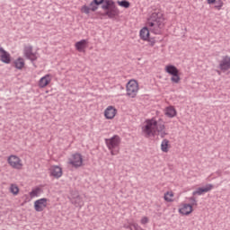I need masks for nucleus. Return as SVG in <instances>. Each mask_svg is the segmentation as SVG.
Instances as JSON below:
<instances>
[{
    "mask_svg": "<svg viewBox=\"0 0 230 230\" xmlns=\"http://www.w3.org/2000/svg\"><path fill=\"white\" fill-rule=\"evenodd\" d=\"M146 26L148 27H144L140 31V38L142 40H148V39H150V31L151 33H155V35H161V33H163L164 16L162 13H153L147 20Z\"/></svg>",
    "mask_w": 230,
    "mask_h": 230,
    "instance_id": "obj_1",
    "label": "nucleus"
},
{
    "mask_svg": "<svg viewBox=\"0 0 230 230\" xmlns=\"http://www.w3.org/2000/svg\"><path fill=\"white\" fill-rule=\"evenodd\" d=\"M165 126L163 120H155V119H147L146 126L143 128V133L146 137H154L158 133L160 137L168 136V133L164 130Z\"/></svg>",
    "mask_w": 230,
    "mask_h": 230,
    "instance_id": "obj_2",
    "label": "nucleus"
},
{
    "mask_svg": "<svg viewBox=\"0 0 230 230\" xmlns=\"http://www.w3.org/2000/svg\"><path fill=\"white\" fill-rule=\"evenodd\" d=\"M95 4H102V10H104V15H107L109 19H116L119 15V9L116 6V3L112 0H93Z\"/></svg>",
    "mask_w": 230,
    "mask_h": 230,
    "instance_id": "obj_3",
    "label": "nucleus"
},
{
    "mask_svg": "<svg viewBox=\"0 0 230 230\" xmlns=\"http://www.w3.org/2000/svg\"><path fill=\"white\" fill-rule=\"evenodd\" d=\"M105 143L111 150V155H118L119 154V144L121 143V138L118 135L113 136L111 138H106Z\"/></svg>",
    "mask_w": 230,
    "mask_h": 230,
    "instance_id": "obj_4",
    "label": "nucleus"
},
{
    "mask_svg": "<svg viewBox=\"0 0 230 230\" xmlns=\"http://www.w3.org/2000/svg\"><path fill=\"white\" fill-rule=\"evenodd\" d=\"M127 94L131 98H136L137 91H139V86L136 80H131L127 84Z\"/></svg>",
    "mask_w": 230,
    "mask_h": 230,
    "instance_id": "obj_5",
    "label": "nucleus"
},
{
    "mask_svg": "<svg viewBox=\"0 0 230 230\" xmlns=\"http://www.w3.org/2000/svg\"><path fill=\"white\" fill-rule=\"evenodd\" d=\"M7 162L9 163L10 166L15 170H21L22 168L21 158H19L17 155H10L7 159Z\"/></svg>",
    "mask_w": 230,
    "mask_h": 230,
    "instance_id": "obj_6",
    "label": "nucleus"
},
{
    "mask_svg": "<svg viewBox=\"0 0 230 230\" xmlns=\"http://www.w3.org/2000/svg\"><path fill=\"white\" fill-rule=\"evenodd\" d=\"M84 163V158H82V155L75 153L72 155V158L69 159V164H72L74 168H80Z\"/></svg>",
    "mask_w": 230,
    "mask_h": 230,
    "instance_id": "obj_7",
    "label": "nucleus"
},
{
    "mask_svg": "<svg viewBox=\"0 0 230 230\" xmlns=\"http://www.w3.org/2000/svg\"><path fill=\"white\" fill-rule=\"evenodd\" d=\"M48 207V199L42 198L34 202V209L40 213L44 211V208Z\"/></svg>",
    "mask_w": 230,
    "mask_h": 230,
    "instance_id": "obj_8",
    "label": "nucleus"
},
{
    "mask_svg": "<svg viewBox=\"0 0 230 230\" xmlns=\"http://www.w3.org/2000/svg\"><path fill=\"white\" fill-rule=\"evenodd\" d=\"M23 51L26 58H28L31 62H35V60H37V54L33 53L32 46H25Z\"/></svg>",
    "mask_w": 230,
    "mask_h": 230,
    "instance_id": "obj_9",
    "label": "nucleus"
},
{
    "mask_svg": "<svg viewBox=\"0 0 230 230\" xmlns=\"http://www.w3.org/2000/svg\"><path fill=\"white\" fill-rule=\"evenodd\" d=\"M219 69L223 72L229 71L230 69V57L223 56L222 60L219 62Z\"/></svg>",
    "mask_w": 230,
    "mask_h": 230,
    "instance_id": "obj_10",
    "label": "nucleus"
},
{
    "mask_svg": "<svg viewBox=\"0 0 230 230\" xmlns=\"http://www.w3.org/2000/svg\"><path fill=\"white\" fill-rule=\"evenodd\" d=\"M100 5L96 3H94V1L93 0L91 3H90V7L87 6V5H84L82 8H81V12H83V13H85L86 15H89V13H91V12H96V10H98V7Z\"/></svg>",
    "mask_w": 230,
    "mask_h": 230,
    "instance_id": "obj_11",
    "label": "nucleus"
},
{
    "mask_svg": "<svg viewBox=\"0 0 230 230\" xmlns=\"http://www.w3.org/2000/svg\"><path fill=\"white\" fill-rule=\"evenodd\" d=\"M213 188V184L208 183L205 187L198 188L195 191H193L192 195H202L204 193H208V191H211Z\"/></svg>",
    "mask_w": 230,
    "mask_h": 230,
    "instance_id": "obj_12",
    "label": "nucleus"
},
{
    "mask_svg": "<svg viewBox=\"0 0 230 230\" xmlns=\"http://www.w3.org/2000/svg\"><path fill=\"white\" fill-rule=\"evenodd\" d=\"M0 60H2L4 64H10V62H12L10 53L4 50V49L0 48Z\"/></svg>",
    "mask_w": 230,
    "mask_h": 230,
    "instance_id": "obj_13",
    "label": "nucleus"
},
{
    "mask_svg": "<svg viewBox=\"0 0 230 230\" xmlns=\"http://www.w3.org/2000/svg\"><path fill=\"white\" fill-rule=\"evenodd\" d=\"M71 203L75 206V208H82L84 206V199L78 194H73L72 199H70Z\"/></svg>",
    "mask_w": 230,
    "mask_h": 230,
    "instance_id": "obj_14",
    "label": "nucleus"
},
{
    "mask_svg": "<svg viewBox=\"0 0 230 230\" xmlns=\"http://www.w3.org/2000/svg\"><path fill=\"white\" fill-rule=\"evenodd\" d=\"M116 112L117 111L113 106H109L104 111V116L106 119H114Z\"/></svg>",
    "mask_w": 230,
    "mask_h": 230,
    "instance_id": "obj_15",
    "label": "nucleus"
},
{
    "mask_svg": "<svg viewBox=\"0 0 230 230\" xmlns=\"http://www.w3.org/2000/svg\"><path fill=\"white\" fill-rule=\"evenodd\" d=\"M179 213L181 215H190V213H193V206L191 204H183L182 208L179 209Z\"/></svg>",
    "mask_w": 230,
    "mask_h": 230,
    "instance_id": "obj_16",
    "label": "nucleus"
},
{
    "mask_svg": "<svg viewBox=\"0 0 230 230\" xmlns=\"http://www.w3.org/2000/svg\"><path fill=\"white\" fill-rule=\"evenodd\" d=\"M51 175L56 179H60V177H62V168H60L58 165L53 166L51 168Z\"/></svg>",
    "mask_w": 230,
    "mask_h": 230,
    "instance_id": "obj_17",
    "label": "nucleus"
},
{
    "mask_svg": "<svg viewBox=\"0 0 230 230\" xmlns=\"http://www.w3.org/2000/svg\"><path fill=\"white\" fill-rule=\"evenodd\" d=\"M51 82V79L49 78V75H47L40 79L39 85L41 88H44L49 84Z\"/></svg>",
    "mask_w": 230,
    "mask_h": 230,
    "instance_id": "obj_18",
    "label": "nucleus"
},
{
    "mask_svg": "<svg viewBox=\"0 0 230 230\" xmlns=\"http://www.w3.org/2000/svg\"><path fill=\"white\" fill-rule=\"evenodd\" d=\"M165 71L166 73H168L169 75H172V76L173 75H179V69H177V67L173 65H168L165 67Z\"/></svg>",
    "mask_w": 230,
    "mask_h": 230,
    "instance_id": "obj_19",
    "label": "nucleus"
},
{
    "mask_svg": "<svg viewBox=\"0 0 230 230\" xmlns=\"http://www.w3.org/2000/svg\"><path fill=\"white\" fill-rule=\"evenodd\" d=\"M86 46H87V40H82L75 43V49H77V51H84V49H85Z\"/></svg>",
    "mask_w": 230,
    "mask_h": 230,
    "instance_id": "obj_20",
    "label": "nucleus"
},
{
    "mask_svg": "<svg viewBox=\"0 0 230 230\" xmlns=\"http://www.w3.org/2000/svg\"><path fill=\"white\" fill-rule=\"evenodd\" d=\"M165 116H167L168 118H175V116H177V111H175V108H166Z\"/></svg>",
    "mask_w": 230,
    "mask_h": 230,
    "instance_id": "obj_21",
    "label": "nucleus"
},
{
    "mask_svg": "<svg viewBox=\"0 0 230 230\" xmlns=\"http://www.w3.org/2000/svg\"><path fill=\"white\" fill-rule=\"evenodd\" d=\"M168 146H170V140L164 139L161 144L162 152L168 153Z\"/></svg>",
    "mask_w": 230,
    "mask_h": 230,
    "instance_id": "obj_22",
    "label": "nucleus"
},
{
    "mask_svg": "<svg viewBox=\"0 0 230 230\" xmlns=\"http://www.w3.org/2000/svg\"><path fill=\"white\" fill-rule=\"evenodd\" d=\"M14 66L16 69H22V67H24V59H22V58H19L14 61Z\"/></svg>",
    "mask_w": 230,
    "mask_h": 230,
    "instance_id": "obj_23",
    "label": "nucleus"
},
{
    "mask_svg": "<svg viewBox=\"0 0 230 230\" xmlns=\"http://www.w3.org/2000/svg\"><path fill=\"white\" fill-rule=\"evenodd\" d=\"M117 3L119 6H121L122 8H130V2L127 0L118 1Z\"/></svg>",
    "mask_w": 230,
    "mask_h": 230,
    "instance_id": "obj_24",
    "label": "nucleus"
},
{
    "mask_svg": "<svg viewBox=\"0 0 230 230\" xmlns=\"http://www.w3.org/2000/svg\"><path fill=\"white\" fill-rule=\"evenodd\" d=\"M10 191H11V193H13V195H18L19 194V187L16 184H11Z\"/></svg>",
    "mask_w": 230,
    "mask_h": 230,
    "instance_id": "obj_25",
    "label": "nucleus"
},
{
    "mask_svg": "<svg viewBox=\"0 0 230 230\" xmlns=\"http://www.w3.org/2000/svg\"><path fill=\"white\" fill-rule=\"evenodd\" d=\"M214 4V8H216L217 10H222V7L224 6V2H222V0H216Z\"/></svg>",
    "mask_w": 230,
    "mask_h": 230,
    "instance_id": "obj_26",
    "label": "nucleus"
},
{
    "mask_svg": "<svg viewBox=\"0 0 230 230\" xmlns=\"http://www.w3.org/2000/svg\"><path fill=\"white\" fill-rule=\"evenodd\" d=\"M171 82H172V84H179V82H181V76H179V74H174L171 77Z\"/></svg>",
    "mask_w": 230,
    "mask_h": 230,
    "instance_id": "obj_27",
    "label": "nucleus"
},
{
    "mask_svg": "<svg viewBox=\"0 0 230 230\" xmlns=\"http://www.w3.org/2000/svg\"><path fill=\"white\" fill-rule=\"evenodd\" d=\"M40 193V188L38 187V188L32 190L30 192V196H31V198H33V197H38Z\"/></svg>",
    "mask_w": 230,
    "mask_h": 230,
    "instance_id": "obj_28",
    "label": "nucleus"
},
{
    "mask_svg": "<svg viewBox=\"0 0 230 230\" xmlns=\"http://www.w3.org/2000/svg\"><path fill=\"white\" fill-rule=\"evenodd\" d=\"M172 197H173V192L167 191L164 194V200H166V202H172Z\"/></svg>",
    "mask_w": 230,
    "mask_h": 230,
    "instance_id": "obj_29",
    "label": "nucleus"
},
{
    "mask_svg": "<svg viewBox=\"0 0 230 230\" xmlns=\"http://www.w3.org/2000/svg\"><path fill=\"white\" fill-rule=\"evenodd\" d=\"M123 227H124L125 229L134 230V228H132V223H129L128 225L124 224V225H123Z\"/></svg>",
    "mask_w": 230,
    "mask_h": 230,
    "instance_id": "obj_30",
    "label": "nucleus"
},
{
    "mask_svg": "<svg viewBox=\"0 0 230 230\" xmlns=\"http://www.w3.org/2000/svg\"><path fill=\"white\" fill-rule=\"evenodd\" d=\"M190 200L192 202V206H197V199H195V197H190Z\"/></svg>",
    "mask_w": 230,
    "mask_h": 230,
    "instance_id": "obj_31",
    "label": "nucleus"
},
{
    "mask_svg": "<svg viewBox=\"0 0 230 230\" xmlns=\"http://www.w3.org/2000/svg\"><path fill=\"white\" fill-rule=\"evenodd\" d=\"M141 224L145 225V224H148V217H145L141 219Z\"/></svg>",
    "mask_w": 230,
    "mask_h": 230,
    "instance_id": "obj_32",
    "label": "nucleus"
},
{
    "mask_svg": "<svg viewBox=\"0 0 230 230\" xmlns=\"http://www.w3.org/2000/svg\"><path fill=\"white\" fill-rule=\"evenodd\" d=\"M149 44H150V46H155V40H154V39L149 40Z\"/></svg>",
    "mask_w": 230,
    "mask_h": 230,
    "instance_id": "obj_33",
    "label": "nucleus"
},
{
    "mask_svg": "<svg viewBox=\"0 0 230 230\" xmlns=\"http://www.w3.org/2000/svg\"><path fill=\"white\" fill-rule=\"evenodd\" d=\"M217 0H208V4H215Z\"/></svg>",
    "mask_w": 230,
    "mask_h": 230,
    "instance_id": "obj_34",
    "label": "nucleus"
}]
</instances>
